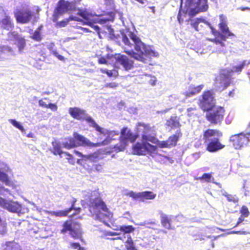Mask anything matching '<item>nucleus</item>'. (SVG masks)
Here are the masks:
<instances>
[{
    "instance_id": "obj_11",
    "label": "nucleus",
    "mask_w": 250,
    "mask_h": 250,
    "mask_svg": "<svg viewBox=\"0 0 250 250\" xmlns=\"http://www.w3.org/2000/svg\"><path fill=\"white\" fill-rule=\"evenodd\" d=\"M147 141H143L142 143L137 142L132 146V151L134 154L138 155H145L147 152L155 151L156 146L149 143Z\"/></svg>"
},
{
    "instance_id": "obj_57",
    "label": "nucleus",
    "mask_w": 250,
    "mask_h": 250,
    "mask_svg": "<svg viewBox=\"0 0 250 250\" xmlns=\"http://www.w3.org/2000/svg\"><path fill=\"white\" fill-rule=\"evenodd\" d=\"M47 108H50L53 111H56L58 109L57 105L55 104H47Z\"/></svg>"
},
{
    "instance_id": "obj_56",
    "label": "nucleus",
    "mask_w": 250,
    "mask_h": 250,
    "mask_svg": "<svg viewBox=\"0 0 250 250\" xmlns=\"http://www.w3.org/2000/svg\"><path fill=\"white\" fill-rule=\"evenodd\" d=\"M52 54L56 57L59 60L62 61H64V58L62 56L58 54L56 50H53L52 51Z\"/></svg>"
},
{
    "instance_id": "obj_6",
    "label": "nucleus",
    "mask_w": 250,
    "mask_h": 250,
    "mask_svg": "<svg viewBox=\"0 0 250 250\" xmlns=\"http://www.w3.org/2000/svg\"><path fill=\"white\" fill-rule=\"evenodd\" d=\"M62 227V228L60 231L61 233L64 234L69 231V234L73 238H81L82 231L79 223L73 222L72 220H67L63 222Z\"/></svg>"
},
{
    "instance_id": "obj_28",
    "label": "nucleus",
    "mask_w": 250,
    "mask_h": 250,
    "mask_svg": "<svg viewBox=\"0 0 250 250\" xmlns=\"http://www.w3.org/2000/svg\"><path fill=\"white\" fill-rule=\"evenodd\" d=\"M1 247L2 250H20V245L14 241L6 242Z\"/></svg>"
},
{
    "instance_id": "obj_42",
    "label": "nucleus",
    "mask_w": 250,
    "mask_h": 250,
    "mask_svg": "<svg viewBox=\"0 0 250 250\" xmlns=\"http://www.w3.org/2000/svg\"><path fill=\"white\" fill-rule=\"evenodd\" d=\"M100 71L104 74H106L108 77H111L113 76L117 77L118 75V72L114 70H109L106 69L102 68L100 69Z\"/></svg>"
},
{
    "instance_id": "obj_51",
    "label": "nucleus",
    "mask_w": 250,
    "mask_h": 250,
    "mask_svg": "<svg viewBox=\"0 0 250 250\" xmlns=\"http://www.w3.org/2000/svg\"><path fill=\"white\" fill-rule=\"evenodd\" d=\"M70 247L73 249H78V250H85L83 247H82L80 244L78 242H72L70 244Z\"/></svg>"
},
{
    "instance_id": "obj_34",
    "label": "nucleus",
    "mask_w": 250,
    "mask_h": 250,
    "mask_svg": "<svg viewBox=\"0 0 250 250\" xmlns=\"http://www.w3.org/2000/svg\"><path fill=\"white\" fill-rule=\"evenodd\" d=\"M43 25L39 26L34 31L32 35L30 36V38L36 42H40L42 39L41 31L42 29Z\"/></svg>"
},
{
    "instance_id": "obj_25",
    "label": "nucleus",
    "mask_w": 250,
    "mask_h": 250,
    "mask_svg": "<svg viewBox=\"0 0 250 250\" xmlns=\"http://www.w3.org/2000/svg\"><path fill=\"white\" fill-rule=\"evenodd\" d=\"M166 125L167 127H170L171 129L179 128L181 126L179 120L176 116H171L167 120Z\"/></svg>"
},
{
    "instance_id": "obj_10",
    "label": "nucleus",
    "mask_w": 250,
    "mask_h": 250,
    "mask_svg": "<svg viewBox=\"0 0 250 250\" xmlns=\"http://www.w3.org/2000/svg\"><path fill=\"white\" fill-rule=\"evenodd\" d=\"M14 15L17 22L21 24L29 22L34 16L33 11L29 7L17 9Z\"/></svg>"
},
{
    "instance_id": "obj_62",
    "label": "nucleus",
    "mask_w": 250,
    "mask_h": 250,
    "mask_svg": "<svg viewBox=\"0 0 250 250\" xmlns=\"http://www.w3.org/2000/svg\"><path fill=\"white\" fill-rule=\"evenodd\" d=\"M240 9L241 11H244L245 10H250V8L247 7H240Z\"/></svg>"
},
{
    "instance_id": "obj_48",
    "label": "nucleus",
    "mask_w": 250,
    "mask_h": 250,
    "mask_svg": "<svg viewBox=\"0 0 250 250\" xmlns=\"http://www.w3.org/2000/svg\"><path fill=\"white\" fill-rule=\"evenodd\" d=\"M187 115L188 117H194L197 116V109L195 107H190L187 109Z\"/></svg>"
},
{
    "instance_id": "obj_22",
    "label": "nucleus",
    "mask_w": 250,
    "mask_h": 250,
    "mask_svg": "<svg viewBox=\"0 0 250 250\" xmlns=\"http://www.w3.org/2000/svg\"><path fill=\"white\" fill-rule=\"evenodd\" d=\"M84 121L89 124V126L94 128L96 131L102 134H105L104 129L100 127L90 116L87 114Z\"/></svg>"
},
{
    "instance_id": "obj_55",
    "label": "nucleus",
    "mask_w": 250,
    "mask_h": 250,
    "mask_svg": "<svg viewBox=\"0 0 250 250\" xmlns=\"http://www.w3.org/2000/svg\"><path fill=\"white\" fill-rule=\"evenodd\" d=\"M160 147L161 148H167V147H170L171 146L167 140L166 141H162L160 143L159 145Z\"/></svg>"
},
{
    "instance_id": "obj_24",
    "label": "nucleus",
    "mask_w": 250,
    "mask_h": 250,
    "mask_svg": "<svg viewBox=\"0 0 250 250\" xmlns=\"http://www.w3.org/2000/svg\"><path fill=\"white\" fill-rule=\"evenodd\" d=\"M203 87V84H201L196 86H190L188 90L186 91L184 94L187 98L191 97L199 93Z\"/></svg>"
},
{
    "instance_id": "obj_49",
    "label": "nucleus",
    "mask_w": 250,
    "mask_h": 250,
    "mask_svg": "<svg viewBox=\"0 0 250 250\" xmlns=\"http://www.w3.org/2000/svg\"><path fill=\"white\" fill-rule=\"evenodd\" d=\"M110 56L109 54H107L105 57H100L98 60V63L99 64H106L108 63V61L106 59H110Z\"/></svg>"
},
{
    "instance_id": "obj_20",
    "label": "nucleus",
    "mask_w": 250,
    "mask_h": 250,
    "mask_svg": "<svg viewBox=\"0 0 250 250\" xmlns=\"http://www.w3.org/2000/svg\"><path fill=\"white\" fill-rule=\"evenodd\" d=\"M228 38L226 37V35H217L214 38L208 39V40L214 43L218 47H220L219 51L223 52L224 51L223 47L226 45L225 42Z\"/></svg>"
},
{
    "instance_id": "obj_40",
    "label": "nucleus",
    "mask_w": 250,
    "mask_h": 250,
    "mask_svg": "<svg viewBox=\"0 0 250 250\" xmlns=\"http://www.w3.org/2000/svg\"><path fill=\"white\" fill-rule=\"evenodd\" d=\"M119 230L124 233H129L133 232L135 230V228L131 225H123L120 226Z\"/></svg>"
},
{
    "instance_id": "obj_43",
    "label": "nucleus",
    "mask_w": 250,
    "mask_h": 250,
    "mask_svg": "<svg viewBox=\"0 0 250 250\" xmlns=\"http://www.w3.org/2000/svg\"><path fill=\"white\" fill-rule=\"evenodd\" d=\"M206 22L207 21L204 20L197 19L194 22L191 23V25L196 31H199V25L201 24V22H204L207 24Z\"/></svg>"
},
{
    "instance_id": "obj_39",
    "label": "nucleus",
    "mask_w": 250,
    "mask_h": 250,
    "mask_svg": "<svg viewBox=\"0 0 250 250\" xmlns=\"http://www.w3.org/2000/svg\"><path fill=\"white\" fill-rule=\"evenodd\" d=\"M212 178L211 173H204L202 176L195 178V180H199L202 182L210 183Z\"/></svg>"
},
{
    "instance_id": "obj_45",
    "label": "nucleus",
    "mask_w": 250,
    "mask_h": 250,
    "mask_svg": "<svg viewBox=\"0 0 250 250\" xmlns=\"http://www.w3.org/2000/svg\"><path fill=\"white\" fill-rule=\"evenodd\" d=\"M225 197L229 202H231L233 203H237L239 201V198L235 195L228 194L225 195Z\"/></svg>"
},
{
    "instance_id": "obj_32",
    "label": "nucleus",
    "mask_w": 250,
    "mask_h": 250,
    "mask_svg": "<svg viewBox=\"0 0 250 250\" xmlns=\"http://www.w3.org/2000/svg\"><path fill=\"white\" fill-rule=\"evenodd\" d=\"M156 197V194L151 191L141 192V201L144 202L146 200H153Z\"/></svg>"
},
{
    "instance_id": "obj_26",
    "label": "nucleus",
    "mask_w": 250,
    "mask_h": 250,
    "mask_svg": "<svg viewBox=\"0 0 250 250\" xmlns=\"http://www.w3.org/2000/svg\"><path fill=\"white\" fill-rule=\"evenodd\" d=\"M4 29L9 30L13 29L14 27V23L11 18L7 15L5 14L4 18L0 21Z\"/></svg>"
},
{
    "instance_id": "obj_44",
    "label": "nucleus",
    "mask_w": 250,
    "mask_h": 250,
    "mask_svg": "<svg viewBox=\"0 0 250 250\" xmlns=\"http://www.w3.org/2000/svg\"><path fill=\"white\" fill-rule=\"evenodd\" d=\"M9 122L15 127L20 130L21 132H24L25 131L22 125H21L20 123L18 122L15 119H9Z\"/></svg>"
},
{
    "instance_id": "obj_17",
    "label": "nucleus",
    "mask_w": 250,
    "mask_h": 250,
    "mask_svg": "<svg viewBox=\"0 0 250 250\" xmlns=\"http://www.w3.org/2000/svg\"><path fill=\"white\" fill-rule=\"evenodd\" d=\"M77 15L81 17L83 20V24H90L91 21L94 20L95 14H92L87 9H78Z\"/></svg>"
},
{
    "instance_id": "obj_36",
    "label": "nucleus",
    "mask_w": 250,
    "mask_h": 250,
    "mask_svg": "<svg viewBox=\"0 0 250 250\" xmlns=\"http://www.w3.org/2000/svg\"><path fill=\"white\" fill-rule=\"evenodd\" d=\"M52 148L51 149V151L55 155H61L64 152L62 151L61 148V146L60 144L56 142H53L52 143Z\"/></svg>"
},
{
    "instance_id": "obj_33",
    "label": "nucleus",
    "mask_w": 250,
    "mask_h": 250,
    "mask_svg": "<svg viewBox=\"0 0 250 250\" xmlns=\"http://www.w3.org/2000/svg\"><path fill=\"white\" fill-rule=\"evenodd\" d=\"M76 201H77V200L75 198H73L72 200V202H71V207L66 210H61V211L56 212L55 213L56 216H59V217L66 216L68 215V214L72 210H73V209H74V206H75V203L76 202Z\"/></svg>"
},
{
    "instance_id": "obj_58",
    "label": "nucleus",
    "mask_w": 250,
    "mask_h": 250,
    "mask_svg": "<svg viewBox=\"0 0 250 250\" xmlns=\"http://www.w3.org/2000/svg\"><path fill=\"white\" fill-rule=\"evenodd\" d=\"M64 154H65L66 156H68L67 159H68V161L69 163L73 162L74 158L71 154H69L68 152H64Z\"/></svg>"
},
{
    "instance_id": "obj_9",
    "label": "nucleus",
    "mask_w": 250,
    "mask_h": 250,
    "mask_svg": "<svg viewBox=\"0 0 250 250\" xmlns=\"http://www.w3.org/2000/svg\"><path fill=\"white\" fill-rule=\"evenodd\" d=\"M201 97L199 101V105L204 111L212 109L214 107L215 100L212 91L210 90L205 91Z\"/></svg>"
},
{
    "instance_id": "obj_4",
    "label": "nucleus",
    "mask_w": 250,
    "mask_h": 250,
    "mask_svg": "<svg viewBox=\"0 0 250 250\" xmlns=\"http://www.w3.org/2000/svg\"><path fill=\"white\" fill-rule=\"evenodd\" d=\"M73 135V137H68L66 139V141L62 144L63 147L70 149L80 146H99L107 145L109 142V140L105 139L101 143L94 144L77 132H74Z\"/></svg>"
},
{
    "instance_id": "obj_1",
    "label": "nucleus",
    "mask_w": 250,
    "mask_h": 250,
    "mask_svg": "<svg viewBox=\"0 0 250 250\" xmlns=\"http://www.w3.org/2000/svg\"><path fill=\"white\" fill-rule=\"evenodd\" d=\"M129 38L134 43V48L136 52L133 50L125 51V52L134 59L145 63L151 64L152 58L159 56L158 52L153 50L150 47L143 42L139 37L132 32H129L128 34Z\"/></svg>"
},
{
    "instance_id": "obj_3",
    "label": "nucleus",
    "mask_w": 250,
    "mask_h": 250,
    "mask_svg": "<svg viewBox=\"0 0 250 250\" xmlns=\"http://www.w3.org/2000/svg\"><path fill=\"white\" fill-rule=\"evenodd\" d=\"M222 135V132L218 129L208 128L205 130L203 133V139L206 144V150L214 152L223 148L225 145H222L219 139Z\"/></svg>"
},
{
    "instance_id": "obj_19",
    "label": "nucleus",
    "mask_w": 250,
    "mask_h": 250,
    "mask_svg": "<svg viewBox=\"0 0 250 250\" xmlns=\"http://www.w3.org/2000/svg\"><path fill=\"white\" fill-rule=\"evenodd\" d=\"M74 152L79 156L81 157L84 161L96 162L100 159L99 157L100 154L97 152H95L88 155H83L81 152L77 150H75Z\"/></svg>"
},
{
    "instance_id": "obj_64",
    "label": "nucleus",
    "mask_w": 250,
    "mask_h": 250,
    "mask_svg": "<svg viewBox=\"0 0 250 250\" xmlns=\"http://www.w3.org/2000/svg\"><path fill=\"white\" fill-rule=\"evenodd\" d=\"M82 30L85 32H89L90 31L87 28L82 27Z\"/></svg>"
},
{
    "instance_id": "obj_15",
    "label": "nucleus",
    "mask_w": 250,
    "mask_h": 250,
    "mask_svg": "<svg viewBox=\"0 0 250 250\" xmlns=\"http://www.w3.org/2000/svg\"><path fill=\"white\" fill-rule=\"evenodd\" d=\"M114 57L116 60V63L122 65L125 70H128L133 67V61L125 55L118 54H115Z\"/></svg>"
},
{
    "instance_id": "obj_21",
    "label": "nucleus",
    "mask_w": 250,
    "mask_h": 250,
    "mask_svg": "<svg viewBox=\"0 0 250 250\" xmlns=\"http://www.w3.org/2000/svg\"><path fill=\"white\" fill-rule=\"evenodd\" d=\"M215 83L216 84H221L223 89L227 88L229 84L228 75L222 73H220L218 76H216Z\"/></svg>"
},
{
    "instance_id": "obj_29",
    "label": "nucleus",
    "mask_w": 250,
    "mask_h": 250,
    "mask_svg": "<svg viewBox=\"0 0 250 250\" xmlns=\"http://www.w3.org/2000/svg\"><path fill=\"white\" fill-rule=\"evenodd\" d=\"M156 161L158 163L163 165H166L167 163L171 164L173 163V160L171 158L161 154H157L156 156Z\"/></svg>"
},
{
    "instance_id": "obj_63",
    "label": "nucleus",
    "mask_w": 250,
    "mask_h": 250,
    "mask_svg": "<svg viewBox=\"0 0 250 250\" xmlns=\"http://www.w3.org/2000/svg\"><path fill=\"white\" fill-rule=\"evenodd\" d=\"M135 0L141 4H144L145 3V2L147 0Z\"/></svg>"
},
{
    "instance_id": "obj_37",
    "label": "nucleus",
    "mask_w": 250,
    "mask_h": 250,
    "mask_svg": "<svg viewBox=\"0 0 250 250\" xmlns=\"http://www.w3.org/2000/svg\"><path fill=\"white\" fill-rule=\"evenodd\" d=\"M125 247L126 250H137L131 236L127 237V239L125 242Z\"/></svg>"
},
{
    "instance_id": "obj_60",
    "label": "nucleus",
    "mask_w": 250,
    "mask_h": 250,
    "mask_svg": "<svg viewBox=\"0 0 250 250\" xmlns=\"http://www.w3.org/2000/svg\"><path fill=\"white\" fill-rule=\"evenodd\" d=\"M245 217L241 215L240 217L238 218L237 223L236 225H235L234 227H237L240 224H241L242 222H243L244 221V218Z\"/></svg>"
},
{
    "instance_id": "obj_7",
    "label": "nucleus",
    "mask_w": 250,
    "mask_h": 250,
    "mask_svg": "<svg viewBox=\"0 0 250 250\" xmlns=\"http://www.w3.org/2000/svg\"><path fill=\"white\" fill-rule=\"evenodd\" d=\"M206 119L212 125H220L224 120L225 108L221 106H214L212 109L206 111Z\"/></svg>"
},
{
    "instance_id": "obj_54",
    "label": "nucleus",
    "mask_w": 250,
    "mask_h": 250,
    "mask_svg": "<svg viewBox=\"0 0 250 250\" xmlns=\"http://www.w3.org/2000/svg\"><path fill=\"white\" fill-rule=\"evenodd\" d=\"M95 22H96V21L94 19L92 21H91V24L87 25L93 28L97 32L99 33L100 31V28L97 25H94V23Z\"/></svg>"
},
{
    "instance_id": "obj_16",
    "label": "nucleus",
    "mask_w": 250,
    "mask_h": 250,
    "mask_svg": "<svg viewBox=\"0 0 250 250\" xmlns=\"http://www.w3.org/2000/svg\"><path fill=\"white\" fill-rule=\"evenodd\" d=\"M68 112L73 118L79 121H84L87 115L85 110L77 107H70Z\"/></svg>"
},
{
    "instance_id": "obj_14",
    "label": "nucleus",
    "mask_w": 250,
    "mask_h": 250,
    "mask_svg": "<svg viewBox=\"0 0 250 250\" xmlns=\"http://www.w3.org/2000/svg\"><path fill=\"white\" fill-rule=\"evenodd\" d=\"M189 6L197 13L204 12L208 10L207 0H188Z\"/></svg>"
},
{
    "instance_id": "obj_8",
    "label": "nucleus",
    "mask_w": 250,
    "mask_h": 250,
    "mask_svg": "<svg viewBox=\"0 0 250 250\" xmlns=\"http://www.w3.org/2000/svg\"><path fill=\"white\" fill-rule=\"evenodd\" d=\"M220 22L219 23L218 26L221 31L219 32L215 28L211 25L208 22H206L207 25L211 29V33L215 36L217 35H226V37H234L235 35L230 31L229 27L227 25V20L225 16L220 15L219 16Z\"/></svg>"
},
{
    "instance_id": "obj_59",
    "label": "nucleus",
    "mask_w": 250,
    "mask_h": 250,
    "mask_svg": "<svg viewBox=\"0 0 250 250\" xmlns=\"http://www.w3.org/2000/svg\"><path fill=\"white\" fill-rule=\"evenodd\" d=\"M93 168L97 171H101L102 169V166L100 164H95L93 166Z\"/></svg>"
},
{
    "instance_id": "obj_18",
    "label": "nucleus",
    "mask_w": 250,
    "mask_h": 250,
    "mask_svg": "<svg viewBox=\"0 0 250 250\" xmlns=\"http://www.w3.org/2000/svg\"><path fill=\"white\" fill-rule=\"evenodd\" d=\"M0 205L2 207L13 212H17L19 209L18 205L16 203L14 202H9L2 198H0Z\"/></svg>"
},
{
    "instance_id": "obj_31",
    "label": "nucleus",
    "mask_w": 250,
    "mask_h": 250,
    "mask_svg": "<svg viewBox=\"0 0 250 250\" xmlns=\"http://www.w3.org/2000/svg\"><path fill=\"white\" fill-rule=\"evenodd\" d=\"M15 39L16 41V45L18 46L20 52H22L23 50L26 46V40L21 36L18 34L15 35Z\"/></svg>"
},
{
    "instance_id": "obj_5",
    "label": "nucleus",
    "mask_w": 250,
    "mask_h": 250,
    "mask_svg": "<svg viewBox=\"0 0 250 250\" xmlns=\"http://www.w3.org/2000/svg\"><path fill=\"white\" fill-rule=\"evenodd\" d=\"M75 10L76 5L74 2L65 0H59L54 9L52 20L53 22H56L60 16Z\"/></svg>"
},
{
    "instance_id": "obj_12",
    "label": "nucleus",
    "mask_w": 250,
    "mask_h": 250,
    "mask_svg": "<svg viewBox=\"0 0 250 250\" xmlns=\"http://www.w3.org/2000/svg\"><path fill=\"white\" fill-rule=\"evenodd\" d=\"M138 137V134L133 133L127 127H124L121 130L119 141L120 144L125 146L129 142L134 143Z\"/></svg>"
},
{
    "instance_id": "obj_53",
    "label": "nucleus",
    "mask_w": 250,
    "mask_h": 250,
    "mask_svg": "<svg viewBox=\"0 0 250 250\" xmlns=\"http://www.w3.org/2000/svg\"><path fill=\"white\" fill-rule=\"evenodd\" d=\"M6 232V225L2 222L0 223V234H3Z\"/></svg>"
},
{
    "instance_id": "obj_2",
    "label": "nucleus",
    "mask_w": 250,
    "mask_h": 250,
    "mask_svg": "<svg viewBox=\"0 0 250 250\" xmlns=\"http://www.w3.org/2000/svg\"><path fill=\"white\" fill-rule=\"evenodd\" d=\"M88 209L90 213L95 215L97 219L101 220L106 216L102 212H109V210L106 204L101 197L100 193L94 190L91 192L88 196Z\"/></svg>"
},
{
    "instance_id": "obj_23",
    "label": "nucleus",
    "mask_w": 250,
    "mask_h": 250,
    "mask_svg": "<svg viewBox=\"0 0 250 250\" xmlns=\"http://www.w3.org/2000/svg\"><path fill=\"white\" fill-rule=\"evenodd\" d=\"M84 121L89 124V126L94 128L96 131L102 134H105L104 129L100 127L90 116L87 114Z\"/></svg>"
},
{
    "instance_id": "obj_46",
    "label": "nucleus",
    "mask_w": 250,
    "mask_h": 250,
    "mask_svg": "<svg viewBox=\"0 0 250 250\" xmlns=\"http://www.w3.org/2000/svg\"><path fill=\"white\" fill-rule=\"evenodd\" d=\"M126 195L132 197L134 200H139L141 201V192L137 193L133 191H130L128 192Z\"/></svg>"
},
{
    "instance_id": "obj_13",
    "label": "nucleus",
    "mask_w": 250,
    "mask_h": 250,
    "mask_svg": "<svg viewBox=\"0 0 250 250\" xmlns=\"http://www.w3.org/2000/svg\"><path fill=\"white\" fill-rule=\"evenodd\" d=\"M137 126L139 127V131L142 133V139L143 141L155 142L156 138L150 134L153 131L150 124L140 122L138 123Z\"/></svg>"
},
{
    "instance_id": "obj_38",
    "label": "nucleus",
    "mask_w": 250,
    "mask_h": 250,
    "mask_svg": "<svg viewBox=\"0 0 250 250\" xmlns=\"http://www.w3.org/2000/svg\"><path fill=\"white\" fill-rule=\"evenodd\" d=\"M250 63V61L249 62H247L246 61L244 60L241 63V64L233 66L232 67L231 71L232 72L240 73L242 71L243 69L245 66H247L248 64Z\"/></svg>"
},
{
    "instance_id": "obj_27",
    "label": "nucleus",
    "mask_w": 250,
    "mask_h": 250,
    "mask_svg": "<svg viewBox=\"0 0 250 250\" xmlns=\"http://www.w3.org/2000/svg\"><path fill=\"white\" fill-rule=\"evenodd\" d=\"M161 215V223L165 228L171 229H172L171 225V220L168 215L165 214L162 211L160 212Z\"/></svg>"
},
{
    "instance_id": "obj_47",
    "label": "nucleus",
    "mask_w": 250,
    "mask_h": 250,
    "mask_svg": "<svg viewBox=\"0 0 250 250\" xmlns=\"http://www.w3.org/2000/svg\"><path fill=\"white\" fill-rule=\"evenodd\" d=\"M240 212L241 213V215L245 217H248L250 213L248 207L246 206H243L241 207L240 210Z\"/></svg>"
},
{
    "instance_id": "obj_30",
    "label": "nucleus",
    "mask_w": 250,
    "mask_h": 250,
    "mask_svg": "<svg viewBox=\"0 0 250 250\" xmlns=\"http://www.w3.org/2000/svg\"><path fill=\"white\" fill-rule=\"evenodd\" d=\"M182 135V134L181 132V130H178L176 132V133L170 137H168L167 140L171 146H175L179 140V138L181 137Z\"/></svg>"
},
{
    "instance_id": "obj_50",
    "label": "nucleus",
    "mask_w": 250,
    "mask_h": 250,
    "mask_svg": "<svg viewBox=\"0 0 250 250\" xmlns=\"http://www.w3.org/2000/svg\"><path fill=\"white\" fill-rule=\"evenodd\" d=\"M122 41L125 45H127L130 47H132V44L130 42L127 36L125 34L122 35Z\"/></svg>"
},
{
    "instance_id": "obj_52",
    "label": "nucleus",
    "mask_w": 250,
    "mask_h": 250,
    "mask_svg": "<svg viewBox=\"0 0 250 250\" xmlns=\"http://www.w3.org/2000/svg\"><path fill=\"white\" fill-rule=\"evenodd\" d=\"M118 86V83L115 82H111L106 83L104 85V88H115Z\"/></svg>"
},
{
    "instance_id": "obj_61",
    "label": "nucleus",
    "mask_w": 250,
    "mask_h": 250,
    "mask_svg": "<svg viewBox=\"0 0 250 250\" xmlns=\"http://www.w3.org/2000/svg\"><path fill=\"white\" fill-rule=\"evenodd\" d=\"M39 105L42 107L47 108V104L45 102H44L42 100H40L39 101Z\"/></svg>"
},
{
    "instance_id": "obj_35",
    "label": "nucleus",
    "mask_w": 250,
    "mask_h": 250,
    "mask_svg": "<svg viewBox=\"0 0 250 250\" xmlns=\"http://www.w3.org/2000/svg\"><path fill=\"white\" fill-rule=\"evenodd\" d=\"M70 21H81L82 20L78 18L75 17L70 16V17H69V18L66 19L62 20L61 21H59V22L56 21V26L64 27L68 24V23Z\"/></svg>"
},
{
    "instance_id": "obj_41",
    "label": "nucleus",
    "mask_w": 250,
    "mask_h": 250,
    "mask_svg": "<svg viewBox=\"0 0 250 250\" xmlns=\"http://www.w3.org/2000/svg\"><path fill=\"white\" fill-rule=\"evenodd\" d=\"M0 181L6 185H10V180L7 174L2 171H0Z\"/></svg>"
}]
</instances>
